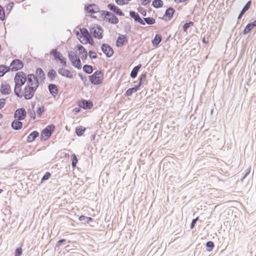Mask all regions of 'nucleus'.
<instances>
[{"label": "nucleus", "instance_id": "c85d7f7f", "mask_svg": "<svg viewBox=\"0 0 256 256\" xmlns=\"http://www.w3.org/2000/svg\"><path fill=\"white\" fill-rule=\"evenodd\" d=\"M126 36L124 35H120L118 36L116 40V45L118 46L124 45L126 42Z\"/></svg>", "mask_w": 256, "mask_h": 256}, {"label": "nucleus", "instance_id": "4d7b16f0", "mask_svg": "<svg viewBox=\"0 0 256 256\" xmlns=\"http://www.w3.org/2000/svg\"><path fill=\"white\" fill-rule=\"evenodd\" d=\"M140 86H138V85H136V86H135L134 87V88H131L133 92H136L139 88L140 87Z\"/></svg>", "mask_w": 256, "mask_h": 256}, {"label": "nucleus", "instance_id": "69168bd1", "mask_svg": "<svg viewBox=\"0 0 256 256\" xmlns=\"http://www.w3.org/2000/svg\"><path fill=\"white\" fill-rule=\"evenodd\" d=\"M202 40L204 44H208V41L206 40L205 38H204Z\"/></svg>", "mask_w": 256, "mask_h": 256}, {"label": "nucleus", "instance_id": "aec40b11", "mask_svg": "<svg viewBox=\"0 0 256 256\" xmlns=\"http://www.w3.org/2000/svg\"><path fill=\"white\" fill-rule=\"evenodd\" d=\"M80 38H84L86 40H92V39L91 36H90L88 31L86 28H80Z\"/></svg>", "mask_w": 256, "mask_h": 256}, {"label": "nucleus", "instance_id": "a19ab883", "mask_svg": "<svg viewBox=\"0 0 256 256\" xmlns=\"http://www.w3.org/2000/svg\"><path fill=\"white\" fill-rule=\"evenodd\" d=\"M78 160L76 154H74L72 156V168H74L78 162Z\"/></svg>", "mask_w": 256, "mask_h": 256}, {"label": "nucleus", "instance_id": "a878e982", "mask_svg": "<svg viewBox=\"0 0 256 256\" xmlns=\"http://www.w3.org/2000/svg\"><path fill=\"white\" fill-rule=\"evenodd\" d=\"M162 41V36L160 34H156L152 40V44L154 46H157Z\"/></svg>", "mask_w": 256, "mask_h": 256}, {"label": "nucleus", "instance_id": "cd10ccee", "mask_svg": "<svg viewBox=\"0 0 256 256\" xmlns=\"http://www.w3.org/2000/svg\"><path fill=\"white\" fill-rule=\"evenodd\" d=\"M36 73L37 76L40 79L41 81H44L45 80L44 72L41 68H38L36 70Z\"/></svg>", "mask_w": 256, "mask_h": 256}, {"label": "nucleus", "instance_id": "412c9836", "mask_svg": "<svg viewBox=\"0 0 256 256\" xmlns=\"http://www.w3.org/2000/svg\"><path fill=\"white\" fill-rule=\"evenodd\" d=\"M0 92L3 94L8 95L10 92V86L8 84H2L0 86Z\"/></svg>", "mask_w": 256, "mask_h": 256}, {"label": "nucleus", "instance_id": "bb28decb", "mask_svg": "<svg viewBox=\"0 0 256 256\" xmlns=\"http://www.w3.org/2000/svg\"><path fill=\"white\" fill-rule=\"evenodd\" d=\"M141 66L142 65L140 64H139L138 65L134 66L130 74V76L132 78H134L136 77L138 72L139 71Z\"/></svg>", "mask_w": 256, "mask_h": 256}, {"label": "nucleus", "instance_id": "f704fd0d", "mask_svg": "<svg viewBox=\"0 0 256 256\" xmlns=\"http://www.w3.org/2000/svg\"><path fill=\"white\" fill-rule=\"evenodd\" d=\"M163 5V2L162 0H154L152 6L156 8H161Z\"/></svg>", "mask_w": 256, "mask_h": 256}, {"label": "nucleus", "instance_id": "7ed1b4c3", "mask_svg": "<svg viewBox=\"0 0 256 256\" xmlns=\"http://www.w3.org/2000/svg\"><path fill=\"white\" fill-rule=\"evenodd\" d=\"M68 56L74 66L78 70L81 69V62L74 52L70 51L68 52Z\"/></svg>", "mask_w": 256, "mask_h": 256}, {"label": "nucleus", "instance_id": "338daca9", "mask_svg": "<svg viewBox=\"0 0 256 256\" xmlns=\"http://www.w3.org/2000/svg\"><path fill=\"white\" fill-rule=\"evenodd\" d=\"M80 108H78V110H77V108H76V112H80Z\"/></svg>", "mask_w": 256, "mask_h": 256}, {"label": "nucleus", "instance_id": "dca6fc26", "mask_svg": "<svg viewBox=\"0 0 256 256\" xmlns=\"http://www.w3.org/2000/svg\"><path fill=\"white\" fill-rule=\"evenodd\" d=\"M78 106L84 110H88L92 108L93 104L90 100H82L79 102Z\"/></svg>", "mask_w": 256, "mask_h": 256}, {"label": "nucleus", "instance_id": "ddd939ff", "mask_svg": "<svg viewBox=\"0 0 256 256\" xmlns=\"http://www.w3.org/2000/svg\"><path fill=\"white\" fill-rule=\"evenodd\" d=\"M79 220L81 221L82 224H90V226H94V224L96 223L94 220L91 217L86 216L84 215H81L78 218Z\"/></svg>", "mask_w": 256, "mask_h": 256}, {"label": "nucleus", "instance_id": "e433bc0d", "mask_svg": "<svg viewBox=\"0 0 256 256\" xmlns=\"http://www.w3.org/2000/svg\"><path fill=\"white\" fill-rule=\"evenodd\" d=\"M143 20L145 24L146 23L150 25L154 24L156 22L155 19L150 17L144 18Z\"/></svg>", "mask_w": 256, "mask_h": 256}, {"label": "nucleus", "instance_id": "5fc2aeb1", "mask_svg": "<svg viewBox=\"0 0 256 256\" xmlns=\"http://www.w3.org/2000/svg\"><path fill=\"white\" fill-rule=\"evenodd\" d=\"M151 0H140L141 4L143 6H146L150 2Z\"/></svg>", "mask_w": 256, "mask_h": 256}, {"label": "nucleus", "instance_id": "09e8293b", "mask_svg": "<svg viewBox=\"0 0 256 256\" xmlns=\"http://www.w3.org/2000/svg\"><path fill=\"white\" fill-rule=\"evenodd\" d=\"M44 112V106H40L36 110L37 114L38 116H40Z\"/></svg>", "mask_w": 256, "mask_h": 256}, {"label": "nucleus", "instance_id": "423d86ee", "mask_svg": "<svg viewBox=\"0 0 256 256\" xmlns=\"http://www.w3.org/2000/svg\"><path fill=\"white\" fill-rule=\"evenodd\" d=\"M90 32L94 38L101 39L102 38L103 30L99 26H94L90 28Z\"/></svg>", "mask_w": 256, "mask_h": 256}, {"label": "nucleus", "instance_id": "f257e3e1", "mask_svg": "<svg viewBox=\"0 0 256 256\" xmlns=\"http://www.w3.org/2000/svg\"><path fill=\"white\" fill-rule=\"evenodd\" d=\"M26 80V77L24 72H20L16 74L14 77L15 87L14 92L15 94L18 98H22L20 88L24 84Z\"/></svg>", "mask_w": 256, "mask_h": 256}, {"label": "nucleus", "instance_id": "e2e57ef3", "mask_svg": "<svg viewBox=\"0 0 256 256\" xmlns=\"http://www.w3.org/2000/svg\"><path fill=\"white\" fill-rule=\"evenodd\" d=\"M140 12H141V14L143 16H146V12L145 10H142Z\"/></svg>", "mask_w": 256, "mask_h": 256}, {"label": "nucleus", "instance_id": "bf43d9fd", "mask_svg": "<svg viewBox=\"0 0 256 256\" xmlns=\"http://www.w3.org/2000/svg\"><path fill=\"white\" fill-rule=\"evenodd\" d=\"M76 34L78 38L80 40V39H81L82 38H80V32H79L78 31H76Z\"/></svg>", "mask_w": 256, "mask_h": 256}, {"label": "nucleus", "instance_id": "13d9d810", "mask_svg": "<svg viewBox=\"0 0 256 256\" xmlns=\"http://www.w3.org/2000/svg\"><path fill=\"white\" fill-rule=\"evenodd\" d=\"M249 24L251 26L252 28H254V27H255L256 26V20L254 22L249 23Z\"/></svg>", "mask_w": 256, "mask_h": 256}, {"label": "nucleus", "instance_id": "5701e85b", "mask_svg": "<svg viewBox=\"0 0 256 256\" xmlns=\"http://www.w3.org/2000/svg\"><path fill=\"white\" fill-rule=\"evenodd\" d=\"M22 126V123L18 119L14 120L12 123V127L14 130H20Z\"/></svg>", "mask_w": 256, "mask_h": 256}, {"label": "nucleus", "instance_id": "de8ad7c7", "mask_svg": "<svg viewBox=\"0 0 256 256\" xmlns=\"http://www.w3.org/2000/svg\"><path fill=\"white\" fill-rule=\"evenodd\" d=\"M89 56L91 59H95L97 58L96 54L92 50H90L88 52Z\"/></svg>", "mask_w": 256, "mask_h": 256}, {"label": "nucleus", "instance_id": "9b49d317", "mask_svg": "<svg viewBox=\"0 0 256 256\" xmlns=\"http://www.w3.org/2000/svg\"><path fill=\"white\" fill-rule=\"evenodd\" d=\"M28 85L34 86L35 88H38V78L34 74H29L28 76Z\"/></svg>", "mask_w": 256, "mask_h": 256}, {"label": "nucleus", "instance_id": "864d4df0", "mask_svg": "<svg viewBox=\"0 0 256 256\" xmlns=\"http://www.w3.org/2000/svg\"><path fill=\"white\" fill-rule=\"evenodd\" d=\"M30 116L31 118H32V119L34 120L35 118H36V112H35V111L32 110H31L30 112Z\"/></svg>", "mask_w": 256, "mask_h": 256}, {"label": "nucleus", "instance_id": "6e6552de", "mask_svg": "<svg viewBox=\"0 0 256 256\" xmlns=\"http://www.w3.org/2000/svg\"><path fill=\"white\" fill-rule=\"evenodd\" d=\"M54 130V125H49L44 128L41 133V139H42L44 136V140H46L50 138L52 132Z\"/></svg>", "mask_w": 256, "mask_h": 256}, {"label": "nucleus", "instance_id": "680f3d73", "mask_svg": "<svg viewBox=\"0 0 256 256\" xmlns=\"http://www.w3.org/2000/svg\"><path fill=\"white\" fill-rule=\"evenodd\" d=\"M80 40L82 44H86L88 42H89L90 40H86V39L84 38L82 40Z\"/></svg>", "mask_w": 256, "mask_h": 256}, {"label": "nucleus", "instance_id": "c756f323", "mask_svg": "<svg viewBox=\"0 0 256 256\" xmlns=\"http://www.w3.org/2000/svg\"><path fill=\"white\" fill-rule=\"evenodd\" d=\"M174 12L175 10L174 8L170 7L166 10L164 16L168 17L169 19H170L172 18Z\"/></svg>", "mask_w": 256, "mask_h": 256}, {"label": "nucleus", "instance_id": "2f4dec72", "mask_svg": "<svg viewBox=\"0 0 256 256\" xmlns=\"http://www.w3.org/2000/svg\"><path fill=\"white\" fill-rule=\"evenodd\" d=\"M146 82V73L142 74L139 77L138 86H141Z\"/></svg>", "mask_w": 256, "mask_h": 256}, {"label": "nucleus", "instance_id": "f03ea898", "mask_svg": "<svg viewBox=\"0 0 256 256\" xmlns=\"http://www.w3.org/2000/svg\"><path fill=\"white\" fill-rule=\"evenodd\" d=\"M89 78L90 82L93 84H99L102 82L103 74L100 70H96L92 75L89 76Z\"/></svg>", "mask_w": 256, "mask_h": 256}, {"label": "nucleus", "instance_id": "603ef678", "mask_svg": "<svg viewBox=\"0 0 256 256\" xmlns=\"http://www.w3.org/2000/svg\"><path fill=\"white\" fill-rule=\"evenodd\" d=\"M6 101V100L5 98H0V110L4 107Z\"/></svg>", "mask_w": 256, "mask_h": 256}, {"label": "nucleus", "instance_id": "393cba45", "mask_svg": "<svg viewBox=\"0 0 256 256\" xmlns=\"http://www.w3.org/2000/svg\"><path fill=\"white\" fill-rule=\"evenodd\" d=\"M39 134L37 131L32 132L28 136L27 141L28 142H34L36 138L38 136Z\"/></svg>", "mask_w": 256, "mask_h": 256}, {"label": "nucleus", "instance_id": "72a5a7b5", "mask_svg": "<svg viewBox=\"0 0 256 256\" xmlns=\"http://www.w3.org/2000/svg\"><path fill=\"white\" fill-rule=\"evenodd\" d=\"M86 130L85 128L80 126L78 127H76V132L78 136H80L83 134L84 132Z\"/></svg>", "mask_w": 256, "mask_h": 256}, {"label": "nucleus", "instance_id": "473e14b6", "mask_svg": "<svg viewBox=\"0 0 256 256\" xmlns=\"http://www.w3.org/2000/svg\"><path fill=\"white\" fill-rule=\"evenodd\" d=\"M83 70L88 74H90L93 72L92 66L90 65L85 64L83 66Z\"/></svg>", "mask_w": 256, "mask_h": 256}, {"label": "nucleus", "instance_id": "b1692460", "mask_svg": "<svg viewBox=\"0 0 256 256\" xmlns=\"http://www.w3.org/2000/svg\"><path fill=\"white\" fill-rule=\"evenodd\" d=\"M251 4L252 3L250 0H249L247 2V3L242 8V10H241L238 16V20L240 19L242 16L250 8Z\"/></svg>", "mask_w": 256, "mask_h": 256}, {"label": "nucleus", "instance_id": "1a4fd4ad", "mask_svg": "<svg viewBox=\"0 0 256 256\" xmlns=\"http://www.w3.org/2000/svg\"><path fill=\"white\" fill-rule=\"evenodd\" d=\"M10 67L12 71H17L24 67V64L20 60H14L10 64Z\"/></svg>", "mask_w": 256, "mask_h": 256}, {"label": "nucleus", "instance_id": "6ab92c4d", "mask_svg": "<svg viewBox=\"0 0 256 256\" xmlns=\"http://www.w3.org/2000/svg\"><path fill=\"white\" fill-rule=\"evenodd\" d=\"M48 90L50 93L55 98L58 92V88L55 84H50L48 86Z\"/></svg>", "mask_w": 256, "mask_h": 256}, {"label": "nucleus", "instance_id": "0eeeda50", "mask_svg": "<svg viewBox=\"0 0 256 256\" xmlns=\"http://www.w3.org/2000/svg\"><path fill=\"white\" fill-rule=\"evenodd\" d=\"M102 14L104 15V18L111 24H116L118 22V18L114 14L110 12L103 11Z\"/></svg>", "mask_w": 256, "mask_h": 256}, {"label": "nucleus", "instance_id": "0e129e2a", "mask_svg": "<svg viewBox=\"0 0 256 256\" xmlns=\"http://www.w3.org/2000/svg\"><path fill=\"white\" fill-rule=\"evenodd\" d=\"M250 172V169L248 170V171L246 172L244 176L243 177V178H244Z\"/></svg>", "mask_w": 256, "mask_h": 256}, {"label": "nucleus", "instance_id": "a18cd8bd", "mask_svg": "<svg viewBox=\"0 0 256 256\" xmlns=\"http://www.w3.org/2000/svg\"><path fill=\"white\" fill-rule=\"evenodd\" d=\"M5 17V13L3 8L0 5V19L4 20Z\"/></svg>", "mask_w": 256, "mask_h": 256}, {"label": "nucleus", "instance_id": "7c9ffc66", "mask_svg": "<svg viewBox=\"0 0 256 256\" xmlns=\"http://www.w3.org/2000/svg\"><path fill=\"white\" fill-rule=\"evenodd\" d=\"M56 76V72L54 69H50L48 72V77L51 82L53 81Z\"/></svg>", "mask_w": 256, "mask_h": 256}, {"label": "nucleus", "instance_id": "c9c22d12", "mask_svg": "<svg viewBox=\"0 0 256 256\" xmlns=\"http://www.w3.org/2000/svg\"><path fill=\"white\" fill-rule=\"evenodd\" d=\"M206 250L208 252H211L214 246V244L212 241H208L206 242Z\"/></svg>", "mask_w": 256, "mask_h": 256}, {"label": "nucleus", "instance_id": "79ce46f5", "mask_svg": "<svg viewBox=\"0 0 256 256\" xmlns=\"http://www.w3.org/2000/svg\"><path fill=\"white\" fill-rule=\"evenodd\" d=\"M253 28L251 26L248 24L243 31L244 34H248Z\"/></svg>", "mask_w": 256, "mask_h": 256}, {"label": "nucleus", "instance_id": "58836bf2", "mask_svg": "<svg viewBox=\"0 0 256 256\" xmlns=\"http://www.w3.org/2000/svg\"><path fill=\"white\" fill-rule=\"evenodd\" d=\"M8 70L7 68L3 65L0 66V77L3 76Z\"/></svg>", "mask_w": 256, "mask_h": 256}, {"label": "nucleus", "instance_id": "c03bdc74", "mask_svg": "<svg viewBox=\"0 0 256 256\" xmlns=\"http://www.w3.org/2000/svg\"><path fill=\"white\" fill-rule=\"evenodd\" d=\"M50 176H51V174L49 172H46L44 174V175L43 176V177L42 178L41 180L42 182H43L46 180H48V179L50 178Z\"/></svg>", "mask_w": 256, "mask_h": 256}, {"label": "nucleus", "instance_id": "052dcab7", "mask_svg": "<svg viewBox=\"0 0 256 256\" xmlns=\"http://www.w3.org/2000/svg\"><path fill=\"white\" fill-rule=\"evenodd\" d=\"M230 201H231L230 200L224 198V199L221 200L220 202H222L224 203V202H230Z\"/></svg>", "mask_w": 256, "mask_h": 256}, {"label": "nucleus", "instance_id": "4468645a", "mask_svg": "<svg viewBox=\"0 0 256 256\" xmlns=\"http://www.w3.org/2000/svg\"><path fill=\"white\" fill-rule=\"evenodd\" d=\"M130 16L132 18H134L135 22H138L142 25L145 24V22H144V20L140 18L138 12H136L134 11H130Z\"/></svg>", "mask_w": 256, "mask_h": 256}, {"label": "nucleus", "instance_id": "9d476101", "mask_svg": "<svg viewBox=\"0 0 256 256\" xmlns=\"http://www.w3.org/2000/svg\"><path fill=\"white\" fill-rule=\"evenodd\" d=\"M26 116V112L24 108H20L14 112V117L16 119H18L19 120H24Z\"/></svg>", "mask_w": 256, "mask_h": 256}, {"label": "nucleus", "instance_id": "ea45409f", "mask_svg": "<svg viewBox=\"0 0 256 256\" xmlns=\"http://www.w3.org/2000/svg\"><path fill=\"white\" fill-rule=\"evenodd\" d=\"M194 23L192 22H186V23L184 26H183V31L184 32H186L188 29L190 27V26H194Z\"/></svg>", "mask_w": 256, "mask_h": 256}, {"label": "nucleus", "instance_id": "4be33fe9", "mask_svg": "<svg viewBox=\"0 0 256 256\" xmlns=\"http://www.w3.org/2000/svg\"><path fill=\"white\" fill-rule=\"evenodd\" d=\"M85 10L91 14H96L98 12V6L95 4H90L85 8Z\"/></svg>", "mask_w": 256, "mask_h": 256}, {"label": "nucleus", "instance_id": "f8f14e48", "mask_svg": "<svg viewBox=\"0 0 256 256\" xmlns=\"http://www.w3.org/2000/svg\"><path fill=\"white\" fill-rule=\"evenodd\" d=\"M102 50L107 57H111L113 54L114 50L112 47L108 44H104L102 46Z\"/></svg>", "mask_w": 256, "mask_h": 256}, {"label": "nucleus", "instance_id": "6e6d98bb", "mask_svg": "<svg viewBox=\"0 0 256 256\" xmlns=\"http://www.w3.org/2000/svg\"><path fill=\"white\" fill-rule=\"evenodd\" d=\"M78 76L84 82H86V81H87L86 78L84 76H83L82 74H78Z\"/></svg>", "mask_w": 256, "mask_h": 256}, {"label": "nucleus", "instance_id": "4c0bfd02", "mask_svg": "<svg viewBox=\"0 0 256 256\" xmlns=\"http://www.w3.org/2000/svg\"><path fill=\"white\" fill-rule=\"evenodd\" d=\"M66 241V239L64 238L61 239L58 241L54 247V250H56L57 248H58L62 244H65Z\"/></svg>", "mask_w": 256, "mask_h": 256}, {"label": "nucleus", "instance_id": "774afa93", "mask_svg": "<svg viewBox=\"0 0 256 256\" xmlns=\"http://www.w3.org/2000/svg\"><path fill=\"white\" fill-rule=\"evenodd\" d=\"M2 117H3V115L1 113H0V119L2 118Z\"/></svg>", "mask_w": 256, "mask_h": 256}, {"label": "nucleus", "instance_id": "2eb2a0df", "mask_svg": "<svg viewBox=\"0 0 256 256\" xmlns=\"http://www.w3.org/2000/svg\"><path fill=\"white\" fill-rule=\"evenodd\" d=\"M78 50L79 52V54L83 62L86 60L88 58V52L85 48L82 45H78L77 46Z\"/></svg>", "mask_w": 256, "mask_h": 256}, {"label": "nucleus", "instance_id": "8fccbe9b", "mask_svg": "<svg viewBox=\"0 0 256 256\" xmlns=\"http://www.w3.org/2000/svg\"><path fill=\"white\" fill-rule=\"evenodd\" d=\"M198 220V217H196V218H194L192 220L191 224H190V228L191 229H192L194 227L195 224Z\"/></svg>", "mask_w": 256, "mask_h": 256}, {"label": "nucleus", "instance_id": "39448f33", "mask_svg": "<svg viewBox=\"0 0 256 256\" xmlns=\"http://www.w3.org/2000/svg\"><path fill=\"white\" fill-rule=\"evenodd\" d=\"M50 54L52 55L54 57L55 59L58 60L64 67H66L67 66L66 58L64 57L62 54L60 52H58L57 50H52Z\"/></svg>", "mask_w": 256, "mask_h": 256}, {"label": "nucleus", "instance_id": "49530a36", "mask_svg": "<svg viewBox=\"0 0 256 256\" xmlns=\"http://www.w3.org/2000/svg\"><path fill=\"white\" fill-rule=\"evenodd\" d=\"M115 1L118 5L120 6L127 4H128L127 0H115Z\"/></svg>", "mask_w": 256, "mask_h": 256}, {"label": "nucleus", "instance_id": "a211bd4d", "mask_svg": "<svg viewBox=\"0 0 256 256\" xmlns=\"http://www.w3.org/2000/svg\"><path fill=\"white\" fill-rule=\"evenodd\" d=\"M58 72L59 74H61L63 76L70 78H72L73 77L72 74L68 70L64 68H60L58 70Z\"/></svg>", "mask_w": 256, "mask_h": 256}, {"label": "nucleus", "instance_id": "20e7f679", "mask_svg": "<svg viewBox=\"0 0 256 256\" xmlns=\"http://www.w3.org/2000/svg\"><path fill=\"white\" fill-rule=\"evenodd\" d=\"M36 88H34V86H26L22 94H21L22 97L24 96V98L27 100L32 99Z\"/></svg>", "mask_w": 256, "mask_h": 256}, {"label": "nucleus", "instance_id": "f3484780", "mask_svg": "<svg viewBox=\"0 0 256 256\" xmlns=\"http://www.w3.org/2000/svg\"><path fill=\"white\" fill-rule=\"evenodd\" d=\"M108 8L111 11L114 12L116 14L120 16H124V13L117 6L113 4H110L108 6Z\"/></svg>", "mask_w": 256, "mask_h": 256}, {"label": "nucleus", "instance_id": "3c124183", "mask_svg": "<svg viewBox=\"0 0 256 256\" xmlns=\"http://www.w3.org/2000/svg\"><path fill=\"white\" fill-rule=\"evenodd\" d=\"M134 92H133L131 88H128L126 92L124 95L126 96H131Z\"/></svg>", "mask_w": 256, "mask_h": 256}, {"label": "nucleus", "instance_id": "37998d69", "mask_svg": "<svg viewBox=\"0 0 256 256\" xmlns=\"http://www.w3.org/2000/svg\"><path fill=\"white\" fill-rule=\"evenodd\" d=\"M22 252V250L21 247L17 248L14 252V256H20Z\"/></svg>", "mask_w": 256, "mask_h": 256}]
</instances>
